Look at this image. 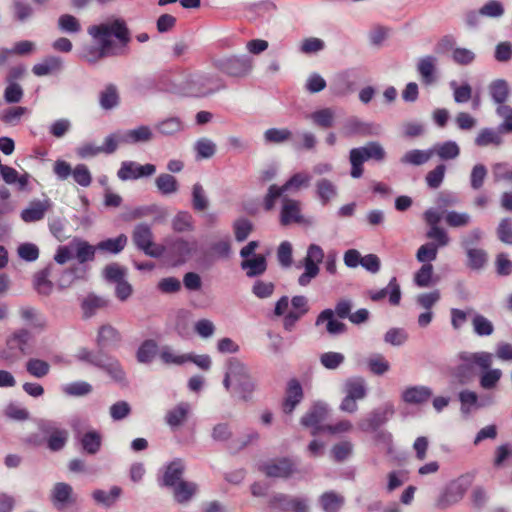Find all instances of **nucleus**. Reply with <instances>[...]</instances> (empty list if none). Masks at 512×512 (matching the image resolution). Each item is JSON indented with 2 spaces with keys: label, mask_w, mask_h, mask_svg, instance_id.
<instances>
[{
  "label": "nucleus",
  "mask_w": 512,
  "mask_h": 512,
  "mask_svg": "<svg viewBox=\"0 0 512 512\" xmlns=\"http://www.w3.org/2000/svg\"><path fill=\"white\" fill-rule=\"evenodd\" d=\"M88 34L98 45L84 47L80 57L91 65L107 57L120 55L121 49L131 42L130 30L122 18L92 25L88 27Z\"/></svg>",
  "instance_id": "f257e3e1"
},
{
  "label": "nucleus",
  "mask_w": 512,
  "mask_h": 512,
  "mask_svg": "<svg viewBox=\"0 0 512 512\" xmlns=\"http://www.w3.org/2000/svg\"><path fill=\"white\" fill-rule=\"evenodd\" d=\"M120 341L121 335L116 328L110 324L102 325L99 327L96 337L98 349L91 351L87 348H81L78 351L77 358L82 362L104 371L116 383L126 386V373L119 360L105 352L106 348L117 346Z\"/></svg>",
  "instance_id": "f03ea898"
},
{
  "label": "nucleus",
  "mask_w": 512,
  "mask_h": 512,
  "mask_svg": "<svg viewBox=\"0 0 512 512\" xmlns=\"http://www.w3.org/2000/svg\"><path fill=\"white\" fill-rule=\"evenodd\" d=\"M458 357L461 362L448 369L451 385L457 384L465 386L470 384L477 375L475 366L486 370L491 367L493 360V355L485 351L461 352Z\"/></svg>",
  "instance_id": "7ed1b4c3"
},
{
  "label": "nucleus",
  "mask_w": 512,
  "mask_h": 512,
  "mask_svg": "<svg viewBox=\"0 0 512 512\" xmlns=\"http://www.w3.org/2000/svg\"><path fill=\"white\" fill-rule=\"evenodd\" d=\"M387 153L378 141L367 142L364 146L352 148L349 152L351 164L350 175L352 178H360L363 175V163L368 160L383 162Z\"/></svg>",
  "instance_id": "20e7f679"
},
{
  "label": "nucleus",
  "mask_w": 512,
  "mask_h": 512,
  "mask_svg": "<svg viewBox=\"0 0 512 512\" xmlns=\"http://www.w3.org/2000/svg\"><path fill=\"white\" fill-rule=\"evenodd\" d=\"M224 88L223 80L213 73L191 75L184 83L185 93L193 97H205Z\"/></svg>",
  "instance_id": "39448f33"
},
{
  "label": "nucleus",
  "mask_w": 512,
  "mask_h": 512,
  "mask_svg": "<svg viewBox=\"0 0 512 512\" xmlns=\"http://www.w3.org/2000/svg\"><path fill=\"white\" fill-rule=\"evenodd\" d=\"M131 239L134 246L149 257L160 258L165 254V246L154 242L152 227L146 222H140L134 226Z\"/></svg>",
  "instance_id": "423d86ee"
},
{
  "label": "nucleus",
  "mask_w": 512,
  "mask_h": 512,
  "mask_svg": "<svg viewBox=\"0 0 512 512\" xmlns=\"http://www.w3.org/2000/svg\"><path fill=\"white\" fill-rule=\"evenodd\" d=\"M213 67L232 78H245L253 69V59L248 55H231L214 59Z\"/></svg>",
  "instance_id": "0eeeda50"
},
{
  "label": "nucleus",
  "mask_w": 512,
  "mask_h": 512,
  "mask_svg": "<svg viewBox=\"0 0 512 512\" xmlns=\"http://www.w3.org/2000/svg\"><path fill=\"white\" fill-rule=\"evenodd\" d=\"M231 373L234 376V390L240 399L249 401L257 388V382L246 364L237 358H231Z\"/></svg>",
  "instance_id": "6e6552de"
},
{
  "label": "nucleus",
  "mask_w": 512,
  "mask_h": 512,
  "mask_svg": "<svg viewBox=\"0 0 512 512\" xmlns=\"http://www.w3.org/2000/svg\"><path fill=\"white\" fill-rule=\"evenodd\" d=\"M165 248V253L173 260L174 265L179 266L188 262L197 253L198 242L195 239L175 237L167 239Z\"/></svg>",
  "instance_id": "1a4fd4ad"
},
{
  "label": "nucleus",
  "mask_w": 512,
  "mask_h": 512,
  "mask_svg": "<svg viewBox=\"0 0 512 512\" xmlns=\"http://www.w3.org/2000/svg\"><path fill=\"white\" fill-rule=\"evenodd\" d=\"M268 507L278 512H309V501L305 497L274 493L268 500Z\"/></svg>",
  "instance_id": "9d476101"
},
{
  "label": "nucleus",
  "mask_w": 512,
  "mask_h": 512,
  "mask_svg": "<svg viewBox=\"0 0 512 512\" xmlns=\"http://www.w3.org/2000/svg\"><path fill=\"white\" fill-rule=\"evenodd\" d=\"M324 256V251L319 245H309L307 254L303 259L305 270L298 278L300 286H307L319 274L320 268L318 265L323 261Z\"/></svg>",
  "instance_id": "9b49d317"
},
{
  "label": "nucleus",
  "mask_w": 512,
  "mask_h": 512,
  "mask_svg": "<svg viewBox=\"0 0 512 512\" xmlns=\"http://www.w3.org/2000/svg\"><path fill=\"white\" fill-rule=\"evenodd\" d=\"M394 414V408L391 404L377 407L369 412L365 417L357 422V427L363 432L378 431L381 426L386 424Z\"/></svg>",
  "instance_id": "f8f14e48"
},
{
  "label": "nucleus",
  "mask_w": 512,
  "mask_h": 512,
  "mask_svg": "<svg viewBox=\"0 0 512 512\" xmlns=\"http://www.w3.org/2000/svg\"><path fill=\"white\" fill-rule=\"evenodd\" d=\"M328 416V406L323 402L314 403L301 417L300 424L311 429V435L316 436L325 432V425L322 424Z\"/></svg>",
  "instance_id": "ddd939ff"
},
{
  "label": "nucleus",
  "mask_w": 512,
  "mask_h": 512,
  "mask_svg": "<svg viewBox=\"0 0 512 512\" xmlns=\"http://www.w3.org/2000/svg\"><path fill=\"white\" fill-rule=\"evenodd\" d=\"M156 172L154 164L140 165L134 161H123L117 176L122 181L136 180L141 177H149Z\"/></svg>",
  "instance_id": "4468645a"
},
{
  "label": "nucleus",
  "mask_w": 512,
  "mask_h": 512,
  "mask_svg": "<svg viewBox=\"0 0 512 512\" xmlns=\"http://www.w3.org/2000/svg\"><path fill=\"white\" fill-rule=\"evenodd\" d=\"M438 60L433 55H426L419 58L417 62V72L420 75L421 82L425 86H431L438 80L437 75Z\"/></svg>",
  "instance_id": "2eb2a0df"
},
{
  "label": "nucleus",
  "mask_w": 512,
  "mask_h": 512,
  "mask_svg": "<svg viewBox=\"0 0 512 512\" xmlns=\"http://www.w3.org/2000/svg\"><path fill=\"white\" fill-rule=\"evenodd\" d=\"M380 126L373 123L364 122L357 117L349 118L343 126V134L347 137L372 136L379 134Z\"/></svg>",
  "instance_id": "dca6fc26"
},
{
  "label": "nucleus",
  "mask_w": 512,
  "mask_h": 512,
  "mask_svg": "<svg viewBox=\"0 0 512 512\" xmlns=\"http://www.w3.org/2000/svg\"><path fill=\"white\" fill-rule=\"evenodd\" d=\"M51 502L57 510H63L75 503L71 485L58 482L51 491Z\"/></svg>",
  "instance_id": "f3484780"
},
{
  "label": "nucleus",
  "mask_w": 512,
  "mask_h": 512,
  "mask_svg": "<svg viewBox=\"0 0 512 512\" xmlns=\"http://www.w3.org/2000/svg\"><path fill=\"white\" fill-rule=\"evenodd\" d=\"M261 471L268 477L288 478L295 472V465L289 458H281L274 462L263 464Z\"/></svg>",
  "instance_id": "a211bd4d"
},
{
  "label": "nucleus",
  "mask_w": 512,
  "mask_h": 512,
  "mask_svg": "<svg viewBox=\"0 0 512 512\" xmlns=\"http://www.w3.org/2000/svg\"><path fill=\"white\" fill-rule=\"evenodd\" d=\"M185 472V464L182 459L176 458L171 461L166 467L164 474L160 480V485L172 488L178 484L182 479Z\"/></svg>",
  "instance_id": "6ab92c4d"
},
{
  "label": "nucleus",
  "mask_w": 512,
  "mask_h": 512,
  "mask_svg": "<svg viewBox=\"0 0 512 512\" xmlns=\"http://www.w3.org/2000/svg\"><path fill=\"white\" fill-rule=\"evenodd\" d=\"M304 397L303 389L300 382L293 378L290 379L286 387V395L283 402V412L291 414L296 406L302 401Z\"/></svg>",
  "instance_id": "aec40b11"
},
{
  "label": "nucleus",
  "mask_w": 512,
  "mask_h": 512,
  "mask_svg": "<svg viewBox=\"0 0 512 512\" xmlns=\"http://www.w3.org/2000/svg\"><path fill=\"white\" fill-rule=\"evenodd\" d=\"M370 299L374 302H378L383 300L387 295H389V303L393 306H397L401 301V289L400 285L397 282L396 277H392L387 285V287L374 291L370 290L368 292Z\"/></svg>",
  "instance_id": "412c9836"
},
{
  "label": "nucleus",
  "mask_w": 512,
  "mask_h": 512,
  "mask_svg": "<svg viewBox=\"0 0 512 512\" xmlns=\"http://www.w3.org/2000/svg\"><path fill=\"white\" fill-rule=\"evenodd\" d=\"M41 430L45 434H49L47 446L51 451L57 452L64 448L68 439L66 430L55 428L51 423L42 424Z\"/></svg>",
  "instance_id": "4be33fe9"
},
{
  "label": "nucleus",
  "mask_w": 512,
  "mask_h": 512,
  "mask_svg": "<svg viewBox=\"0 0 512 512\" xmlns=\"http://www.w3.org/2000/svg\"><path fill=\"white\" fill-rule=\"evenodd\" d=\"M282 202L283 206L280 213L281 224L283 226H287L293 222H301L302 215L299 201L284 196L282 198Z\"/></svg>",
  "instance_id": "5701e85b"
},
{
  "label": "nucleus",
  "mask_w": 512,
  "mask_h": 512,
  "mask_svg": "<svg viewBox=\"0 0 512 512\" xmlns=\"http://www.w3.org/2000/svg\"><path fill=\"white\" fill-rule=\"evenodd\" d=\"M503 132L500 131L498 126L496 129L485 127L480 129L474 139V144L477 147L484 148L488 146L500 147L503 144Z\"/></svg>",
  "instance_id": "b1692460"
},
{
  "label": "nucleus",
  "mask_w": 512,
  "mask_h": 512,
  "mask_svg": "<svg viewBox=\"0 0 512 512\" xmlns=\"http://www.w3.org/2000/svg\"><path fill=\"white\" fill-rule=\"evenodd\" d=\"M50 207L51 202L49 199L44 201L33 200L30 202L29 206L21 212V219L26 223L42 220Z\"/></svg>",
  "instance_id": "393cba45"
},
{
  "label": "nucleus",
  "mask_w": 512,
  "mask_h": 512,
  "mask_svg": "<svg viewBox=\"0 0 512 512\" xmlns=\"http://www.w3.org/2000/svg\"><path fill=\"white\" fill-rule=\"evenodd\" d=\"M267 259L263 254L253 255V257L242 260L240 267L246 272L248 278H255L263 275L267 270Z\"/></svg>",
  "instance_id": "a878e982"
},
{
  "label": "nucleus",
  "mask_w": 512,
  "mask_h": 512,
  "mask_svg": "<svg viewBox=\"0 0 512 512\" xmlns=\"http://www.w3.org/2000/svg\"><path fill=\"white\" fill-rule=\"evenodd\" d=\"M70 247L75 250V258L80 264L94 261L95 253L98 251L96 245H91L89 242L78 237L72 239Z\"/></svg>",
  "instance_id": "bb28decb"
},
{
  "label": "nucleus",
  "mask_w": 512,
  "mask_h": 512,
  "mask_svg": "<svg viewBox=\"0 0 512 512\" xmlns=\"http://www.w3.org/2000/svg\"><path fill=\"white\" fill-rule=\"evenodd\" d=\"M433 391L427 386H411L406 388L402 393V400L407 404H423L426 403L431 396Z\"/></svg>",
  "instance_id": "cd10ccee"
},
{
  "label": "nucleus",
  "mask_w": 512,
  "mask_h": 512,
  "mask_svg": "<svg viewBox=\"0 0 512 512\" xmlns=\"http://www.w3.org/2000/svg\"><path fill=\"white\" fill-rule=\"evenodd\" d=\"M53 268L54 265L50 263L33 276V287L40 295L49 296L53 291L54 284L49 280Z\"/></svg>",
  "instance_id": "c85d7f7f"
},
{
  "label": "nucleus",
  "mask_w": 512,
  "mask_h": 512,
  "mask_svg": "<svg viewBox=\"0 0 512 512\" xmlns=\"http://www.w3.org/2000/svg\"><path fill=\"white\" fill-rule=\"evenodd\" d=\"M191 410V406L188 402H180L173 409L166 413L165 421L171 429H176L182 426Z\"/></svg>",
  "instance_id": "c756f323"
},
{
  "label": "nucleus",
  "mask_w": 512,
  "mask_h": 512,
  "mask_svg": "<svg viewBox=\"0 0 512 512\" xmlns=\"http://www.w3.org/2000/svg\"><path fill=\"white\" fill-rule=\"evenodd\" d=\"M152 139V130L146 125H141L135 129L127 130L121 134V140L124 144L146 143Z\"/></svg>",
  "instance_id": "7c9ffc66"
},
{
  "label": "nucleus",
  "mask_w": 512,
  "mask_h": 512,
  "mask_svg": "<svg viewBox=\"0 0 512 512\" xmlns=\"http://www.w3.org/2000/svg\"><path fill=\"white\" fill-rule=\"evenodd\" d=\"M473 478L472 474H464L445 486L456 503L464 497L473 482Z\"/></svg>",
  "instance_id": "2f4dec72"
},
{
  "label": "nucleus",
  "mask_w": 512,
  "mask_h": 512,
  "mask_svg": "<svg viewBox=\"0 0 512 512\" xmlns=\"http://www.w3.org/2000/svg\"><path fill=\"white\" fill-rule=\"evenodd\" d=\"M173 488V497L178 504H187L195 496L198 486L194 482L180 481Z\"/></svg>",
  "instance_id": "473e14b6"
},
{
  "label": "nucleus",
  "mask_w": 512,
  "mask_h": 512,
  "mask_svg": "<svg viewBox=\"0 0 512 512\" xmlns=\"http://www.w3.org/2000/svg\"><path fill=\"white\" fill-rule=\"evenodd\" d=\"M128 243V237L121 233L116 238H108L96 244V248L100 252L117 255L124 250Z\"/></svg>",
  "instance_id": "72a5a7b5"
},
{
  "label": "nucleus",
  "mask_w": 512,
  "mask_h": 512,
  "mask_svg": "<svg viewBox=\"0 0 512 512\" xmlns=\"http://www.w3.org/2000/svg\"><path fill=\"white\" fill-rule=\"evenodd\" d=\"M327 321L326 330L331 335H339L346 331L347 327L343 322L334 319V311L332 309L323 310L316 319V325H320Z\"/></svg>",
  "instance_id": "f704fd0d"
},
{
  "label": "nucleus",
  "mask_w": 512,
  "mask_h": 512,
  "mask_svg": "<svg viewBox=\"0 0 512 512\" xmlns=\"http://www.w3.org/2000/svg\"><path fill=\"white\" fill-rule=\"evenodd\" d=\"M79 442L84 452L95 455L101 449L102 436L98 431L90 430L79 437Z\"/></svg>",
  "instance_id": "c9c22d12"
},
{
  "label": "nucleus",
  "mask_w": 512,
  "mask_h": 512,
  "mask_svg": "<svg viewBox=\"0 0 512 512\" xmlns=\"http://www.w3.org/2000/svg\"><path fill=\"white\" fill-rule=\"evenodd\" d=\"M344 392L350 398L364 399L367 395L365 380L362 377L348 378L344 383Z\"/></svg>",
  "instance_id": "e433bc0d"
},
{
  "label": "nucleus",
  "mask_w": 512,
  "mask_h": 512,
  "mask_svg": "<svg viewBox=\"0 0 512 512\" xmlns=\"http://www.w3.org/2000/svg\"><path fill=\"white\" fill-rule=\"evenodd\" d=\"M63 68V61L60 57L50 56L43 60V62L35 64L32 72L36 76H46L51 73L59 72Z\"/></svg>",
  "instance_id": "4c0bfd02"
},
{
  "label": "nucleus",
  "mask_w": 512,
  "mask_h": 512,
  "mask_svg": "<svg viewBox=\"0 0 512 512\" xmlns=\"http://www.w3.org/2000/svg\"><path fill=\"white\" fill-rule=\"evenodd\" d=\"M108 305V300L104 297L97 296L94 293L88 294L81 304L83 317L91 318L97 310L105 308Z\"/></svg>",
  "instance_id": "58836bf2"
},
{
  "label": "nucleus",
  "mask_w": 512,
  "mask_h": 512,
  "mask_svg": "<svg viewBox=\"0 0 512 512\" xmlns=\"http://www.w3.org/2000/svg\"><path fill=\"white\" fill-rule=\"evenodd\" d=\"M155 129L163 136H173L184 129V124L179 117L171 116L157 122Z\"/></svg>",
  "instance_id": "ea45409f"
},
{
  "label": "nucleus",
  "mask_w": 512,
  "mask_h": 512,
  "mask_svg": "<svg viewBox=\"0 0 512 512\" xmlns=\"http://www.w3.org/2000/svg\"><path fill=\"white\" fill-rule=\"evenodd\" d=\"M265 144H283L293 141V133L287 128H269L263 133Z\"/></svg>",
  "instance_id": "a19ab883"
},
{
  "label": "nucleus",
  "mask_w": 512,
  "mask_h": 512,
  "mask_svg": "<svg viewBox=\"0 0 512 512\" xmlns=\"http://www.w3.org/2000/svg\"><path fill=\"white\" fill-rule=\"evenodd\" d=\"M344 501V497L334 491L324 492L319 497V504L324 512H338Z\"/></svg>",
  "instance_id": "79ce46f5"
},
{
  "label": "nucleus",
  "mask_w": 512,
  "mask_h": 512,
  "mask_svg": "<svg viewBox=\"0 0 512 512\" xmlns=\"http://www.w3.org/2000/svg\"><path fill=\"white\" fill-rule=\"evenodd\" d=\"M120 97L117 87L108 84L99 94V104L104 110H111L119 105Z\"/></svg>",
  "instance_id": "37998d69"
},
{
  "label": "nucleus",
  "mask_w": 512,
  "mask_h": 512,
  "mask_svg": "<svg viewBox=\"0 0 512 512\" xmlns=\"http://www.w3.org/2000/svg\"><path fill=\"white\" fill-rule=\"evenodd\" d=\"M434 155V150L413 149L406 152L400 159L402 164L420 166L428 162Z\"/></svg>",
  "instance_id": "c03bdc74"
},
{
  "label": "nucleus",
  "mask_w": 512,
  "mask_h": 512,
  "mask_svg": "<svg viewBox=\"0 0 512 512\" xmlns=\"http://www.w3.org/2000/svg\"><path fill=\"white\" fill-rule=\"evenodd\" d=\"M155 185L162 195L175 194L179 190L177 179L168 173H161L155 179Z\"/></svg>",
  "instance_id": "a18cd8bd"
},
{
  "label": "nucleus",
  "mask_w": 512,
  "mask_h": 512,
  "mask_svg": "<svg viewBox=\"0 0 512 512\" xmlns=\"http://www.w3.org/2000/svg\"><path fill=\"white\" fill-rule=\"evenodd\" d=\"M313 124L322 129L333 127L335 122V113L331 108H323L310 114Z\"/></svg>",
  "instance_id": "49530a36"
},
{
  "label": "nucleus",
  "mask_w": 512,
  "mask_h": 512,
  "mask_svg": "<svg viewBox=\"0 0 512 512\" xmlns=\"http://www.w3.org/2000/svg\"><path fill=\"white\" fill-rule=\"evenodd\" d=\"M11 9L13 18L21 23L29 20L34 14V9L27 0H12Z\"/></svg>",
  "instance_id": "de8ad7c7"
},
{
  "label": "nucleus",
  "mask_w": 512,
  "mask_h": 512,
  "mask_svg": "<svg viewBox=\"0 0 512 512\" xmlns=\"http://www.w3.org/2000/svg\"><path fill=\"white\" fill-rule=\"evenodd\" d=\"M32 334L27 329H19L7 340L10 349H19L22 354H27V345Z\"/></svg>",
  "instance_id": "09e8293b"
},
{
  "label": "nucleus",
  "mask_w": 512,
  "mask_h": 512,
  "mask_svg": "<svg viewBox=\"0 0 512 512\" xmlns=\"http://www.w3.org/2000/svg\"><path fill=\"white\" fill-rule=\"evenodd\" d=\"M86 271L85 269L79 267H70L62 271L59 279H58V287L60 289H65L70 287L75 280L85 279Z\"/></svg>",
  "instance_id": "8fccbe9b"
},
{
  "label": "nucleus",
  "mask_w": 512,
  "mask_h": 512,
  "mask_svg": "<svg viewBox=\"0 0 512 512\" xmlns=\"http://www.w3.org/2000/svg\"><path fill=\"white\" fill-rule=\"evenodd\" d=\"M26 371L35 378H44L50 372V364L42 359L30 358L25 364Z\"/></svg>",
  "instance_id": "3c124183"
},
{
  "label": "nucleus",
  "mask_w": 512,
  "mask_h": 512,
  "mask_svg": "<svg viewBox=\"0 0 512 512\" xmlns=\"http://www.w3.org/2000/svg\"><path fill=\"white\" fill-rule=\"evenodd\" d=\"M317 195L323 205H326L337 195V188L332 181L322 178L316 183Z\"/></svg>",
  "instance_id": "603ef678"
},
{
  "label": "nucleus",
  "mask_w": 512,
  "mask_h": 512,
  "mask_svg": "<svg viewBox=\"0 0 512 512\" xmlns=\"http://www.w3.org/2000/svg\"><path fill=\"white\" fill-rule=\"evenodd\" d=\"M172 228L175 232H191L194 230L193 217L189 212L180 211L172 219Z\"/></svg>",
  "instance_id": "864d4df0"
},
{
  "label": "nucleus",
  "mask_w": 512,
  "mask_h": 512,
  "mask_svg": "<svg viewBox=\"0 0 512 512\" xmlns=\"http://www.w3.org/2000/svg\"><path fill=\"white\" fill-rule=\"evenodd\" d=\"M466 252L467 255V267L472 270H481L487 263L488 255L484 249L475 248L469 249Z\"/></svg>",
  "instance_id": "5fc2aeb1"
},
{
  "label": "nucleus",
  "mask_w": 512,
  "mask_h": 512,
  "mask_svg": "<svg viewBox=\"0 0 512 512\" xmlns=\"http://www.w3.org/2000/svg\"><path fill=\"white\" fill-rule=\"evenodd\" d=\"M431 150H434L442 160L455 159L460 154V148L454 141H446L441 144L435 145Z\"/></svg>",
  "instance_id": "6e6d98bb"
},
{
  "label": "nucleus",
  "mask_w": 512,
  "mask_h": 512,
  "mask_svg": "<svg viewBox=\"0 0 512 512\" xmlns=\"http://www.w3.org/2000/svg\"><path fill=\"white\" fill-rule=\"evenodd\" d=\"M489 93L493 101L497 104H503L509 94L508 84L503 79L493 81L489 86Z\"/></svg>",
  "instance_id": "4d7b16f0"
},
{
  "label": "nucleus",
  "mask_w": 512,
  "mask_h": 512,
  "mask_svg": "<svg viewBox=\"0 0 512 512\" xmlns=\"http://www.w3.org/2000/svg\"><path fill=\"white\" fill-rule=\"evenodd\" d=\"M158 345L155 340H145L137 350V361L140 363H150L157 353Z\"/></svg>",
  "instance_id": "13d9d810"
},
{
  "label": "nucleus",
  "mask_w": 512,
  "mask_h": 512,
  "mask_svg": "<svg viewBox=\"0 0 512 512\" xmlns=\"http://www.w3.org/2000/svg\"><path fill=\"white\" fill-rule=\"evenodd\" d=\"M192 207L198 212L205 211L209 207V200L200 183H195L192 187Z\"/></svg>",
  "instance_id": "bf43d9fd"
},
{
  "label": "nucleus",
  "mask_w": 512,
  "mask_h": 512,
  "mask_svg": "<svg viewBox=\"0 0 512 512\" xmlns=\"http://www.w3.org/2000/svg\"><path fill=\"white\" fill-rule=\"evenodd\" d=\"M474 333L480 337L490 336L494 332L493 323L481 314H476L472 319Z\"/></svg>",
  "instance_id": "052dcab7"
},
{
  "label": "nucleus",
  "mask_w": 512,
  "mask_h": 512,
  "mask_svg": "<svg viewBox=\"0 0 512 512\" xmlns=\"http://www.w3.org/2000/svg\"><path fill=\"white\" fill-rule=\"evenodd\" d=\"M126 274V268L120 266L118 263H110L106 265L102 271L104 279L113 283H118L124 280Z\"/></svg>",
  "instance_id": "680f3d73"
},
{
  "label": "nucleus",
  "mask_w": 512,
  "mask_h": 512,
  "mask_svg": "<svg viewBox=\"0 0 512 512\" xmlns=\"http://www.w3.org/2000/svg\"><path fill=\"white\" fill-rule=\"evenodd\" d=\"M483 371L484 372L480 376V380H479L480 386L485 390L494 389L502 377V371L498 368H495V369L488 368Z\"/></svg>",
  "instance_id": "e2e57ef3"
},
{
  "label": "nucleus",
  "mask_w": 512,
  "mask_h": 512,
  "mask_svg": "<svg viewBox=\"0 0 512 512\" xmlns=\"http://www.w3.org/2000/svg\"><path fill=\"white\" fill-rule=\"evenodd\" d=\"M120 494L121 488L118 486H113L109 492H106L104 490H95L93 492V498L96 502L101 503L106 507H109L115 503Z\"/></svg>",
  "instance_id": "0e129e2a"
},
{
  "label": "nucleus",
  "mask_w": 512,
  "mask_h": 512,
  "mask_svg": "<svg viewBox=\"0 0 512 512\" xmlns=\"http://www.w3.org/2000/svg\"><path fill=\"white\" fill-rule=\"evenodd\" d=\"M504 13V5L499 0H489L479 9V14L488 18H500Z\"/></svg>",
  "instance_id": "69168bd1"
},
{
  "label": "nucleus",
  "mask_w": 512,
  "mask_h": 512,
  "mask_svg": "<svg viewBox=\"0 0 512 512\" xmlns=\"http://www.w3.org/2000/svg\"><path fill=\"white\" fill-rule=\"evenodd\" d=\"M62 391L72 397H82L92 392V386L85 381H76L63 386Z\"/></svg>",
  "instance_id": "338daca9"
},
{
  "label": "nucleus",
  "mask_w": 512,
  "mask_h": 512,
  "mask_svg": "<svg viewBox=\"0 0 512 512\" xmlns=\"http://www.w3.org/2000/svg\"><path fill=\"white\" fill-rule=\"evenodd\" d=\"M194 149L198 159L211 158L216 152V145L208 138H200L195 143Z\"/></svg>",
  "instance_id": "774afa93"
}]
</instances>
